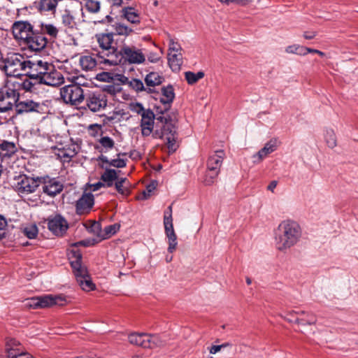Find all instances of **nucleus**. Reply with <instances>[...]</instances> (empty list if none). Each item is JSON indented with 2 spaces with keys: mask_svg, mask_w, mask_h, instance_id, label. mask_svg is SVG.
Returning <instances> with one entry per match:
<instances>
[{
  "mask_svg": "<svg viewBox=\"0 0 358 358\" xmlns=\"http://www.w3.org/2000/svg\"><path fill=\"white\" fill-rule=\"evenodd\" d=\"M301 236V229L299 224L293 220H284L275 231L276 248L285 251L295 245Z\"/></svg>",
  "mask_w": 358,
  "mask_h": 358,
  "instance_id": "1",
  "label": "nucleus"
},
{
  "mask_svg": "<svg viewBox=\"0 0 358 358\" xmlns=\"http://www.w3.org/2000/svg\"><path fill=\"white\" fill-rule=\"evenodd\" d=\"M157 123L153 132L154 138H166L169 153H173L178 148L177 127L170 116L160 115L156 118Z\"/></svg>",
  "mask_w": 358,
  "mask_h": 358,
  "instance_id": "2",
  "label": "nucleus"
},
{
  "mask_svg": "<svg viewBox=\"0 0 358 358\" xmlns=\"http://www.w3.org/2000/svg\"><path fill=\"white\" fill-rule=\"evenodd\" d=\"M106 32L100 33L96 35L97 43L101 50L96 54L101 64L112 66L116 55L119 52L117 47L115 45V37L107 29Z\"/></svg>",
  "mask_w": 358,
  "mask_h": 358,
  "instance_id": "3",
  "label": "nucleus"
},
{
  "mask_svg": "<svg viewBox=\"0 0 358 358\" xmlns=\"http://www.w3.org/2000/svg\"><path fill=\"white\" fill-rule=\"evenodd\" d=\"M145 61V56L142 50L134 45L124 44L113 61L112 66L126 64H141Z\"/></svg>",
  "mask_w": 358,
  "mask_h": 358,
  "instance_id": "4",
  "label": "nucleus"
},
{
  "mask_svg": "<svg viewBox=\"0 0 358 358\" xmlns=\"http://www.w3.org/2000/svg\"><path fill=\"white\" fill-rule=\"evenodd\" d=\"M28 60L20 53H8L3 59V69L8 76L19 77L26 72Z\"/></svg>",
  "mask_w": 358,
  "mask_h": 358,
  "instance_id": "5",
  "label": "nucleus"
},
{
  "mask_svg": "<svg viewBox=\"0 0 358 358\" xmlns=\"http://www.w3.org/2000/svg\"><path fill=\"white\" fill-rule=\"evenodd\" d=\"M67 300L62 294H45L37 297H32L27 300L25 304L34 309L46 308L53 306H63Z\"/></svg>",
  "mask_w": 358,
  "mask_h": 358,
  "instance_id": "6",
  "label": "nucleus"
},
{
  "mask_svg": "<svg viewBox=\"0 0 358 358\" xmlns=\"http://www.w3.org/2000/svg\"><path fill=\"white\" fill-rule=\"evenodd\" d=\"M14 188L19 194H29L36 192L41 185V177H31L26 174H20L14 178Z\"/></svg>",
  "mask_w": 358,
  "mask_h": 358,
  "instance_id": "7",
  "label": "nucleus"
},
{
  "mask_svg": "<svg viewBox=\"0 0 358 358\" xmlns=\"http://www.w3.org/2000/svg\"><path fill=\"white\" fill-rule=\"evenodd\" d=\"M86 93L81 86L73 83L60 89L61 98L64 103L72 106L80 104L85 99Z\"/></svg>",
  "mask_w": 358,
  "mask_h": 358,
  "instance_id": "8",
  "label": "nucleus"
},
{
  "mask_svg": "<svg viewBox=\"0 0 358 358\" xmlns=\"http://www.w3.org/2000/svg\"><path fill=\"white\" fill-rule=\"evenodd\" d=\"M86 106L92 112H97L104 109L108 103L106 94L99 90L88 91L85 96Z\"/></svg>",
  "mask_w": 358,
  "mask_h": 358,
  "instance_id": "9",
  "label": "nucleus"
},
{
  "mask_svg": "<svg viewBox=\"0 0 358 358\" xmlns=\"http://www.w3.org/2000/svg\"><path fill=\"white\" fill-rule=\"evenodd\" d=\"M35 29L28 21H16L13 24L12 31L14 38L24 44Z\"/></svg>",
  "mask_w": 358,
  "mask_h": 358,
  "instance_id": "10",
  "label": "nucleus"
},
{
  "mask_svg": "<svg viewBox=\"0 0 358 358\" xmlns=\"http://www.w3.org/2000/svg\"><path fill=\"white\" fill-rule=\"evenodd\" d=\"M51 69V64L48 62L41 59L28 60L26 72L31 74V76L41 83L47 71Z\"/></svg>",
  "mask_w": 358,
  "mask_h": 358,
  "instance_id": "11",
  "label": "nucleus"
},
{
  "mask_svg": "<svg viewBox=\"0 0 358 358\" xmlns=\"http://www.w3.org/2000/svg\"><path fill=\"white\" fill-rule=\"evenodd\" d=\"M19 92L14 90L8 88L0 92V113H5L11 110L13 106H15L19 99Z\"/></svg>",
  "mask_w": 358,
  "mask_h": 358,
  "instance_id": "12",
  "label": "nucleus"
},
{
  "mask_svg": "<svg viewBox=\"0 0 358 358\" xmlns=\"http://www.w3.org/2000/svg\"><path fill=\"white\" fill-rule=\"evenodd\" d=\"M48 229L55 236H63L69 228L67 220L60 214L51 215L47 219Z\"/></svg>",
  "mask_w": 358,
  "mask_h": 358,
  "instance_id": "13",
  "label": "nucleus"
},
{
  "mask_svg": "<svg viewBox=\"0 0 358 358\" xmlns=\"http://www.w3.org/2000/svg\"><path fill=\"white\" fill-rule=\"evenodd\" d=\"M48 43V38L43 35V33L39 29L35 28L33 34H31L28 40L24 45L27 48L35 52H40L43 50Z\"/></svg>",
  "mask_w": 358,
  "mask_h": 358,
  "instance_id": "14",
  "label": "nucleus"
},
{
  "mask_svg": "<svg viewBox=\"0 0 358 358\" xmlns=\"http://www.w3.org/2000/svg\"><path fill=\"white\" fill-rule=\"evenodd\" d=\"M41 185H43V192L45 194L54 197L59 194L64 188L63 184L57 178H50L48 176L41 177Z\"/></svg>",
  "mask_w": 358,
  "mask_h": 358,
  "instance_id": "15",
  "label": "nucleus"
},
{
  "mask_svg": "<svg viewBox=\"0 0 358 358\" xmlns=\"http://www.w3.org/2000/svg\"><path fill=\"white\" fill-rule=\"evenodd\" d=\"M155 115L150 109H148L146 112L141 115L140 127L141 129V134L143 136H149L153 134Z\"/></svg>",
  "mask_w": 358,
  "mask_h": 358,
  "instance_id": "16",
  "label": "nucleus"
},
{
  "mask_svg": "<svg viewBox=\"0 0 358 358\" xmlns=\"http://www.w3.org/2000/svg\"><path fill=\"white\" fill-rule=\"evenodd\" d=\"M64 82V78L62 73L56 70L53 65L51 64V69L47 71L46 73L43 78L41 84L49 86H59Z\"/></svg>",
  "mask_w": 358,
  "mask_h": 358,
  "instance_id": "17",
  "label": "nucleus"
},
{
  "mask_svg": "<svg viewBox=\"0 0 358 358\" xmlns=\"http://www.w3.org/2000/svg\"><path fill=\"white\" fill-rule=\"evenodd\" d=\"M94 205V196L91 193L83 194L76 201V210L78 215H85L90 213Z\"/></svg>",
  "mask_w": 358,
  "mask_h": 358,
  "instance_id": "18",
  "label": "nucleus"
},
{
  "mask_svg": "<svg viewBox=\"0 0 358 358\" xmlns=\"http://www.w3.org/2000/svg\"><path fill=\"white\" fill-rule=\"evenodd\" d=\"M77 282L82 289L90 292L95 289V285L92 282L90 276L88 275L86 268L79 270V272H73Z\"/></svg>",
  "mask_w": 358,
  "mask_h": 358,
  "instance_id": "19",
  "label": "nucleus"
},
{
  "mask_svg": "<svg viewBox=\"0 0 358 358\" xmlns=\"http://www.w3.org/2000/svg\"><path fill=\"white\" fill-rule=\"evenodd\" d=\"M40 108V103L33 100L27 99L25 101H17L15 105V112L17 115L28 113L31 112H38Z\"/></svg>",
  "mask_w": 358,
  "mask_h": 358,
  "instance_id": "20",
  "label": "nucleus"
},
{
  "mask_svg": "<svg viewBox=\"0 0 358 358\" xmlns=\"http://www.w3.org/2000/svg\"><path fill=\"white\" fill-rule=\"evenodd\" d=\"M68 257L73 272H79V270L85 268L82 266V254L77 247H73V244L68 250Z\"/></svg>",
  "mask_w": 358,
  "mask_h": 358,
  "instance_id": "21",
  "label": "nucleus"
},
{
  "mask_svg": "<svg viewBox=\"0 0 358 358\" xmlns=\"http://www.w3.org/2000/svg\"><path fill=\"white\" fill-rule=\"evenodd\" d=\"M17 150L15 143L3 140L0 143V159L1 161L10 159L16 154Z\"/></svg>",
  "mask_w": 358,
  "mask_h": 358,
  "instance_id": "22",
  "label": "nucleus"
},
{
  "mask_svg": "<svg viewBox=\"0 0 358 358\" xmlns=\"http://www.w3.org/2000/svg\"><path fill=\"white\" fill-rule=\"evenodd\" d=\"M166 236L168 238V252L170 253L173 252L178 245L177 236L175 233L173 223H171L170 220L166 222V224H164Z\"/></svg>",
  "mask_w": 358,
  "mask_h": 358,
  "instance_id": "23",
  "label": "nucleus"
},
{
  "mask_svg": "<svg viewBox=\"0 0 358 358\" xmlns=\"http://www.w3.org/2000/svg\"><path fill=\"white\" fill-rule=\"evenodd\" d=\"M121 17L131 23L132 27L133 25L139 24L141 21L138 12L131 6L122 8L121 10Z\"/></svg>",
  "mask_w": 358,
  "mask_h": 358,
  "instance_id": "24",
  "label": "nucleus"
},
{
  "mask_svg": "<svg viewBox=\"0 0 358 358\" xmlns=\"http://www.w3.org/2000/svg\"><path fill=\"white\" fill-rule=\"evenodd\" d=\"M162 95L165 98L160 99L161 103L164 104V109L159 111V113L164 114V112L169 110L171 103L173 102L175 98L174 90L172 85H169L166 87H164L162 89Z\"/></svg>",
  "mask_w": 358,
  "mask_h": 358,
  "instance_id": "25",
  "label": "nucleus"
},
{
  "mask_svg": "<svg viewBox=\"0 0 358 358\" xmlns=\"http://www.w3.org/2000/svg\"><path fill=\"white\" fill-rule=\"evenodd\" d=\"M277 149L276 141L271 140L267 142L257 153L253 155L254 162L259 163L263 159L267 157Z\"/></svg>",
  "mask_w": 358,
  "mask_h": 358,
  "instance_id": "26",
  "label": "nucleus"
},
{
  "mask_svg": "<svg viewBox=\"0 0 358 358\" xmlns=\"http://www.w3.org/2000/svg\"><path fill=\"white\" fill-rule=\"evenodd\" d=\"M111 29L110 32L113 34L114 37L115 36L127 37L134 32V29L131 26H128L119 21L114 22V23L111 24Z\"/></svg>",
  "mask_w": 358,
  "mask_h": 358,
  "instance_id": "27",
  "label": "nucleus"
},
{
  "mask_svg": "<svg viewBox=\"0 0 358 358\" xmlns=\"http://www.w3.org/2000/svg\"><path fill=\"white\" fill-rule=\"evenodd\" d=\"M149 334L145 333L133 332L128 335V341L130 344L148 348Z\"/></svg>",
  "mask_w": 358,
  "mask_h": 358,
  "instance_id": "28",
  "label": "nucleus"
},
{
  "mask_svg": "<svg viewBox=\"0 0 358 358\" xmlns=\"http://www.w3.org/2000/svg\"><path fill=\"white\" fill-rule=\"evenodd\" d=\"M224 156V152L222 150H217L214 155L209 157L207 162V169L210 171H220Z\"/></svg>",
  "mask_w": 358,
  "mask_h": 358,
  "instance_id": "29",
  "label": "nucleus"
},
{
  "mask_svg": "<svg viewBox=\"0 0 358 358\" xmlns=\"http://www.w3.org/2000/svg\"><path fill=\"white\" fill-rule=\"evenodd\" d=\"M24 75L26 77L21 80L20 83H17L19 89L23 90L26 92H33L36 90V85L41 84L39 83V80L34 79L31 76V74L27 73V72H24Z\"/></svg>",
  "mask_w": 358,
  "mask_h": 358,
  "instance_id": "30",
  "label": "nucleus"
},
{
  "mask_svg": "<svg viewBox=\"0 0 358 358\" xmlns=\"http://www.w3.org/2000/svg\"><path fill=\"white\" fill-rule=\"evenodd\" d=\"M79 63L85 71H90L94 69L98 64H100L99 59L94 57L92 55H84L81 56L79 59Z\"/></svg>",
  "mask_w": 358,
  "mask_h": 358,
  "instance_id": "31",
  "label": "nucleus"
},
{
  "mask_svg": "<svg viewBox=\"0 0 358 358\" xmlns=\"http://www.w3.org/2000/svg\"><path fill=\"white\" fill-rule=\"evenodd\" d=\"M38 28L43 33V36L48 35L50 40H55L57 38L59 29L52 24L41 22Z\"/></svg>",
  "mask_w": 358,
  "mask_h": 358,
  "instance_id": "32",
  "label": "nucleus"
},
{
  "mask_svg": "<svg viewBox=\"0 0 358 358\" xmlns=\"http://www.w3.org/2000/svg\"><path fill=\"white\" fill-rule=\"evenodd\" d=\"M168 64L173 72H178L182 64V56L181 52L168 53Z\"/></svg>",
  "mask_w": 358,
  "mask_h": 358,
  "instance_id": "33",
  "label": "nucleus"
},
{
  "mask_svg": "<svg viewBox=\"0 0 358 358\" xmlns=\"http://www.w3.org/2000/svg\"><path fill=\"white\" fill-rule=\"evenodd\" d=\"M61 19L62 24L64 28L65 31L73 30L75 28L76 22L75 21V17L71 13L70 10H65L61 16Z\"/></svg>",
  "mask_w": 358,
  "mask_h": 358,
  "instance_id": "34",
  "label": "nucleus"
},
{
  "mask_svg": "<svg viewBox=\"0 0 358 358\" xmlns=\"http://www.w3.org/2000/svg\"><path fill=\"white\" fill-rule=\"evenodd\" d=\"M99 144L95 146V148L100 152H108L115 147L114 140L109 136H101L98 140Z\"/></svg>",
  "mask_w": 358,
  "mask_h": 358,
  "instance_id": "35",
  "label": "nucleus"
},
{
  "mask_svg": "<svg viewBox=\"0 0 358 358\" xmlns=\"http://www.w3.org/2000/svg\"><path fill=\"white\" fill-rule=\"evenodd\" d=\"M296 314H297L299 316H303L301 317H296L295 320V322L301 324V325H312L316 323V317L313 314L310 313H305L304 311H300V312H296Z\"/></svg>",
  "mask_w": 358,
  "mask_h": 358,
  "instance_id": "36",
  "label": "nucleus"
},
{
  "mask_svg": "<svg viewBox=\"0 0 358 358\" xmlns=\"http://www.w3.org/2000/svg\"><path fill=\"white\" fill-rule=\"evenodd\" d=\"M116 179H117V172L116 170L111 169H106L101 176V180L108 187H112Z\"/></svg>",
  "mask_w": 358,
  "mask_h": 358,
  "instance_id": "37",
  "label": "nucleus"
},
{
  "mask_svg": "<svg viewBox=\"0 0 358 358\" xmlns=\"http://www.w3.org/2000/svg\"><path fill=\"white\" fill-rule=\"evenodd\" d=\"M164 78L157 72H150L145 78V82L148 87H154L162 83Z\"/></svg>",
  "mask_w": 358,
  "mask_h": 358,
  "instance_id": "38",
  "label": "nucleus"
},
{
  "mask_svg": "<svg viewBox=\"0 0 358 358\" xmlns=\"http://www.w3.org/2000/svg\"><path fill=\"white\" fill-rule=\"evenodd\" d=\"M148 348H162L166 344V340L158 334H149Z\"/></svg>",
  "mask_w": 358,
  "mask_h": 358,
  "instance_id": "39",
  "label": "nucleus"
},
{
  "mask_svg": "<svg viewBox=\"0 0 358 358\" xmlns=\"http://www.w3.org/2000/svg\"><path fill=\"white\" fill-rule=\"evenodd\" d=\"M129 85L136 92L145 91L148 94L155 92V90L150 87H145L143 83L140 79L132 78L129 82Z\"/></svg>",
  "mask_w": 358,
  "mask_h": 358,
  "instance_id": "40",
  "label": "nucleus"
},
{
  "mask_svg": "<svg viewBox=\"0 0 358 358\" xmlns=\"http://www.w3.org/2000/svg\"><path fill=\"white\" fill-rule=\"evenodd\" d=\"M99 159L103 163L108 164L111 166L116 168H124L126 166V161L123 159L117 158L109 160L106 156L101 155L99 157Z\"/></svg>",
  "mask_w": 358,
  "mask_h": 358,
  "instance_id": "41",
  "label": "nucleus"
},
{
  "mask_svg": "<svg viewBox=\"0 0 358 358\" xmlns=\"http://www.w3.org/2000/svg\"><path fill=\"white\" fill-rule=\"evenodd\" d=\"M204 73L203 71H199L196 73L192 71H187L185 73V80L189 85L195 84L199 80L204 77Z\"/></svg>",
  "mask_w": 358,
  "mask_h": 358,
  "instance_id": "42",
  "label": "nucleus"
},
{
  "mask_svg": "<svg viewBox=\"0 0 358 358\" xmlns=\"http://www.w3.org/2000/svg\"><path fill=\"white\" fill-rule=\"evenodd\" d=\"M306 47L300 45H291L286 48L285 52L289 54H296L299 55H306Z\"/></svg>",
  "mask_w": 358,
  "mask_h": 358,
  "instance_id": "43",
  "label": "nucleus"
},
{
  "mask_svg": "<svg viewBox=\"0 0 358 358\" xmlns=\"http://www.w3.org/2000/svg\"><path fill=\"white\" fill-rule=\"evenodd\" d=\"M23 233L29 239L35 238L38 233V227L36 224H30L23 229Z\"/></svg>",
  "mask_w": 358,
  "mask_h": 358,
  "instance_id": "44",
  "label": "nucleus"
},
{
  "mask_svg": "<svg viewBox=\"0 0 358 358\" xmlns=\"http://www.w3.org/2000/svg\"><path fill=\"white\" fill-rule=\"evenodd\" d=\"M324 137L326 143L329 148H333L336 145V138L334 130L327 129Z\"/></svg>",
  "mask_w": 358,
  "mask_h": 358,
  "instance_id": "45",
  "label": "nucleus"
},
{
  "mask_svg": "<svg viewBox=\"0 0 358 358\" xmlns=\"http://www.w3.org/2000/svg\"><path fill=\"white\" fill-rule=\"evenodd\" d=\"M220 171H210L207 169L204 178V183L206 185H211L217 178Z\"/></svg>",
  "mask_w": 358,
  "mask_h": 358,
  "instance_id": "46",
  "label": "nucleus"
},
{
  "mask_svg": "<svg viewBox=\"0 0 358 358\" xmlns=\"http://www.w3.org/2000/svg\"><path fill=\"white\" fill-rule=\"evenodd\" d=\"M20 343L15 339H9L6 345V357H8L9 352L13 350H21L20 348Z\"/></svg>",
  "mask_w": 358,
  "mask_h": 358,
  "instance_id": "47",
  "label": "nucleus"
},
{
  "mask_svg": "<svg viewBox=\"0 0 358 358\" xmlns=\"http://www.w3.org/2000/svg\"><path fill=\"white\" fill-rule=\"evenodd\" d=\"M86 8L90 13H97L100 10V1L97 0H87Z\"/></svg>",
  "mask_w": 358,
  "mask_h": 358,
  "instance_id": "48",
  "label": "nucleus"
},
{
  "mask_svg": "<svg viewBox=\"0 0 358 358\" xmlns=\"http://www.w3.org/2000/svg\"><path fill=\"white\" fill-rule=\"evenodd\" d=\"M129 184L124 185L123 183H121V181L115 180V189L118 193H120V194H122L123 196H127L129 194L130 190H129Z\"/></svg>",
  "mask_w": 358,
  "mask_h": 358,
  "instance_id": "49",
  "label": "nucleus"
},
{
  "mask_svg": "<svg viewBox=\"0 0 358 358\" xmlns=\"http://www.w3.org/2000/svg\"><path fill=\"white\" fill-rule=\"evenodd\" d=\"M130 110L141 116L148 109H145L142 103L136 102L130 104Z\"/></svg>",
  "mask_w": 358,
  "mask_h": 358,
  "instance_id": "50",
  "label": "nucleus"
},
{
  "mask_svg": "<svg viewBox=\"0 0 358 358\" xmlns=\"http://www.w3.org/2000/svg\"><path fill=\"white\" fill-rule=\"evenodd\" d=\"M97 243V241L95 239H87V240H83L76 243H73V247H78V246H85L88 247L91 245H94Z\"/></svg>",
  "mask_w": 358,
  "mask_h": 358,
  "instance_id": "51",
  "label": "nucleus"
},
{
  "mask_svg": "<svg viewBox=\"0 0 358 358\" xmlns=\"http://www.w3.org/2000/svg\"><path fill=\"white\" fill-rule=\"evenodd\" d=\"M6 226L7 221L6 218L3 215H0V241L6 237L4 230Z\"/></svg>",
  "mask_w": 358,
  "mask_h": 358,
  "instance_id": "52",
  "label": "nucleus"
},
{
  "mask_svg": "<svg viewBox=\"0 0 358 358\" xmlns=\"http://www.w3.org/2000/svg\"><path fill=\"white\" fill-rule=\"evenodd\" d=\"M157 182L152 181L150 184L146 186V190L143 192L144 198L147 199L150 196V193L156 188Z\"/></svg>",
  "mask_w": 358,
  "mask_h": 358,
  "instance_id": "53",
  "label": "nucleus"
},
{
  "mask_svg": "<svg viewBox=\"0 0 358 358\" xmlns=\"http://www.w3.org/2000/svg\"><path fill=\"white\" fill-rule=\"evenodd\" d=\"M88 130L91 136L95 137L99 131L101 130V126L98 124H90L88 127Z\"/></svg>",
  "mask_w": 358,
  "mask_h": 358,
  "instance_id": "54",
  "label": "nucleus"
},
{
  "mask_svg": "<svg viewBox=\"0 0 358 358\" xmlns=\"http://www.w3.org/2000/svg\"><path fill=\"white\" fill-rule=\"evenodd\" d=\"M180 50H181L180 45L178 43L174 42L173 41L171 40L170 41V44H169V52H171V53L173 52H174V53H178V52H180Z\"/></svg>",
  "mask_w": 358,
  "mask_h": 358,
  "instance_id": "55",
  "label": "nucleus"
},
{
  "mask_svg": "<svg viewBox=\"0 0 358 358\" xmlns=\"http://www.w3.org/2000/svg\"><path fill=\"white\" fill-rule=\"evenodd\" d=\"M170 220L171 223H173V217H172V205H170L167 209L164 212V224H166L167 220Z\"/></svg>",
  "mask_w": 358,
  "mask_h": 358,
  "instance_id": "56",
  "label": "nucleus"
},
{
  "mask_svg": "<svg viewBox=\"0 0 358 358\" xmlns=\"http://www.w3.org/2000/svg\"><path fill=\"white\" fill-rule=\"evenodd\" d=\"M105 232L106 235L114 234L116 232V225H108L105 227Z\"/></svg>",
  "mask_w": 358,
  "mask_h": 358,
  "instance_id": "57",
  "label": "nucleus"
},
{
  "mask_svg": "<svg viewBox=\"0 0 358 358\" xmlns=\"http://www.w3.org/2000/svg\"><path fill=\"white\" fill-rule=\"evenodd\" d=\"M224 348V345H212L209 348V352L210 354H215L217 352H219L222 348Z\"/></svg>",
  "mask_w": 358,
  "mask_h": 358,
  "instance_id": "58",
  "label": "nucleus"
},
{
  "mask_svg": "<svg viewBox=\"0 0 358 358\" xmlns=\"http://www.w3.org/2000/svg\"><path fill=\"white\" fill-rule=\"evenodd\" d=\"M303 37L307 40L313 39L316 36L315 31H304L303 34Z\"/></svg>",
  "mask_w": 358,
  "mask_h": 358,
  "instance_id": "59",
  "label": "nucleus"
},
{
  "mask_svg": "<svg viewBox=\"0 0 358 358\" xmlns=\"http://www.w3.org/2000/svg\"><path fill=\"white\" fill-rule=\"evenodd\" d=\"M104 186V183L100 181L90 185L92 190L94 192L99 190L101 187Z\"/></svg>",
  "mask_w": 358,
  "mask_h": 358,
  "instance_id": "60",
  "label": "nucleus"
},
{
  "mask_svg": "<svg viewBox=\"0 0 358 358\" xmlns=\"http://www.w3.org/2000/svg\"><path fill=\"white\" fill-rule=\"evenodd\" d=\"M308 53L318 54L321 57H323L325 55L324 52H322L320 50H316V49H313V48H306V55L308 54Z\"/></svg>",
  "mask_w": 358,
  "mask_h": 358,
  "instance_id": "61",
  "label": "nucleus"
},
{
  "mask_svg": "<svg viewBox=\"0 0 358 358\" xmlns=\"http://www.w3.org/2000/svg\"><path fill=\"white\" fill-rule=\"evenodd\" d=\"M160 57L156 53H150L148 56V60L152 63H156Z\"/></svg>",
  "mask_w": 358,
  "mask_h": 358,
  "instance_id": "62",
  "label": "nucleus"
},
{
  "mask_svg": "<svg viewBox=\"0 0 358 358\" xmlns=\"http://www.w3.org/2000/svg\"><path fill=\"white\" fill-rule=\"evenodd\" d=\"M230 2L236 3L241 6H245L250 2V0H230Z\"/></svg>",
  "mask_w": 358,
  "mask_h": 358,
  "instance_id": "63",
  "label": "nucleus"
},
{
  "mask_svg": "<svg viewBox=\"0 0 358 358\" xmlns=\"http://www.w3.org/2000/svg\"><path fill=\"white\" fill-rule=\"evenodd\" d=\"M277 181L275 180H273L271 181L269 185H268L267 187V189L271 192H273L274 189L277 186Z\"/></svg>",
  "mask_w": 358,
  "mask_h": 358,
  "instance_id": "64",
  "label": "nucleus"
}]
</instances>
